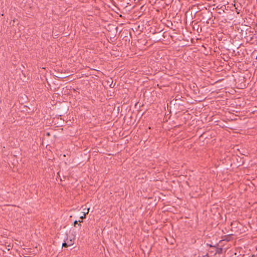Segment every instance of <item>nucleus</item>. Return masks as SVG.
Returning a JSON list of instances; mask_svg holds the SVG:
<instances>
[{"label": "nucleus", "instance_id": "nucleus-1", "mask_svg": "<svg viewBox=\"0 0 257 257\" xmlns=\"http://www.w3.org/2000/svg\"><path fill=\"white\" fill-rule=\"evenodd\" d=\"M89 211V208H88L86 209H84L83 212V214H85L86 215V214H87L88 213Z\"/></svg>", "mask_w": 257, "mask_h": 257}, {"label": "nucleus", "instance_id": "nucleus-2", "mask_svg": "<svg viewBox=\"0 0 257 257\" xmlns=\"http://www.w3.org/2000/svg\"><path fill=\"white\" fill-rule=\"evenodd\" d=\"M67 242L68 243V245L69 246L72 245L74 243L73 239H70L69 241H67Z\"/></svg>", "mask_w": 257, "mask_h": 257}, {"label": "nucleus", "instance_id": "nucleus-3", "mask_svg": "<svg viewBox=\"0 0 257 257\" xmlns=\"http://www.w3.org/2000/svg\"><path fill=\"white\" fill-rule=\"evenodd\" d=\"M62 246L64 247H67L68 246H69V245H68V242H64L62 244Z\"/></svg>", "mask_w": 257, "mask_h": 257}, {"label": "nucleus", "instance_id": "nucleus-4", "mask_svg": "<svg viewBox=\"0 0 257 257\" xmlns=\"http://www.w3.org/2000/svg\"><path fill=\"white\" fill-rule=\"evenodd\" d=\"M85 216H86V215L85 214H83V216H80V218L82 219L83 218H85Z\"/></svg>", "mask_w": 257, "mask_h": 257}, {"label": "nucleus", "instance_id": "nucleus-5", "mask_svg": "<svg viewBox=\"0 0 257 257\" xmlns=\"http://www.w3.org/2000/svg\"><path fill=\"white\" fill-rule=\"evenodd\" d=\"M77 222H78V221H76H76H74V225H75L76 224H77Z\"/></svg>", "mask_w": 257, "mask_h": 257}]
</instances>
